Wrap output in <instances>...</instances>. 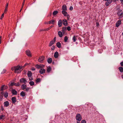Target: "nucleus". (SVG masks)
Returning <instances> with one entry per match:
<instances>
[{
    "instance_id": "de8ad7c7",
    "label": "nucleus",
    "mask_w": 123,
    "mask_h": 123,
    "mask_svg": "<svg viewBox=\"0 0 123 123\" xmlns=\"http://www.w3.org/2000/svg\"><path fill=\"white\" fill-rule=\"evenodd\" d=\"M51 49L52 50H53L55 49V47L54 46H53L51 47Z\"/></svg>"
},
{
    "instance_id": "1a4fd4ad",
    "label": "nucleus",
    "mask_w": 123,
    "mask_h": 123,
    "mask_svg": "<svg viewBox=\"0 0 123 123\" xmlns=\"http://www.w3.org/2000/svg\"><path fill=\"white\" fill-rule=\"evenodd\" d=\"M45 70L43 68H42L39 70V73L41 74H42L45 73Z\"/></svg>"
},
{
    "instance_id": "20e7f679",
    "label": "nucleus",
    "mask_w": 123,
    "mask_h": 123,
    "mask_svg": "<svg viewBox=\"0 0 123 123\" xmlns=\"http://www.w3.org/2000/svg\"><path fill=\"white\" fill-rule=\"evenodd\" d=\"M76 119L77 120L80 121L81 120V117L80 114H78L76 116Z\"/></svg>"
},
{
    "instance_id": "c756f323",
    "label": "nucleus",
    "mask_w": 123,
    "mask_h": 123,
    "mask_svg": "<svg viewBox=\"0 0 123 123\" xmlns=\"http://www.w3.org/2000/svg\"><path fill=\"white\" fill-rule=\"evenodd\" d=\"M57 46L59 48H60L61 47V44L59 42H58L56 44Z\"/></svg>"
},
{
    "instance_id": "7ed1b4c3",
    "label": "nucleus",
    "mask_w": 123,
    "mask_h": 123,
    "mask_svg": "<svg viewBox=\"0 0 123 123\" xmlns=\"http://www.w3.org/2000/svg\"><path fill=\"white\" fill-rule=\"evenodd\" d=\"M62 12L65 16L67 17L68 19L69 18L70 16L67 12H66V11H62Z\"/></svg>"
},
{
    "instance_id": "49530a36",
    "label": "nucleus",
    "mask_w": 123,
    "mask_h": 123,
    "mask_svg": "<svg viewBox=\"0 0 123 123\" xmlns=\"http://www.w3.org/2000/svg\"><path fill=\"white\" fill-rule=\"evenodd\" d=\"M4 16V13H3L1 15V17H0V19H1L3 18Z\"/></svg>"
},
{
    "instance_id": "aec40b11",
    "label": "nucleus",
    "mask_w": 123,
    "mask_h": 123,
    "mask_svg": "<svg viewBox=\"0 0 123 123\" xmlns=\"http://www.w3.org/2000/svg\"><path fill=\"white\" fill-rule=\"evenodd\" d=\"M27 87V86L25 84H22L21 86V88L23 90H25Z\"/></svg>"
},
{
    "instance_id": "680f3d73",
    "label": "nucleus",
    "mask_w": 123,
    "mask_h": 123,
    "mask_svg": "<svg viewBox=\"0 0 123 123\" xmlns=\"http://www.w3.org/2000/svg\"><path fill=\"white\" fill-rule=\"evenodd\" d=\"M25 0H23V3H22V4H23V5H24V3H25Z\"/></svg>"
},
{
    "instance_id": "052dcab7",
    "label": "nucleus",
    "mask_w": 123,
    "mask_h": 123,
    "mask_svg": "<svg viewBox=\"0 0 123 123\" xmlns=\"http://www.w3.org/2000/svg\"><path fill=\"white\" fill-rule=\"evenodd\" d=\"M118 77L119 78H120V74L119 73H118Z\"/></svg>"
},
{
    "instance_id": "2eb2a0df",
    "label": "nucleus",
    "mask_w": 123,
    "mask_h": 123,
    "mask_svg": "<svg viewBox=\"0 0 123 123\" xmlns=\"http://www.w3.org/2000/svg\"><path fill=\"white\" fill-rule=\"evenodd\" d=\"M8 3H7L6 4L5 6V8L4 10V13H5L7 12L8 10Z\"/></svg>"
},
{
    "instance_id": "9b49d317",
    "label": "nucleus",
    "mask_w": 123,
    "mask_h": 123,
    "mask_svg": "<svg viewBox=\"0 0 123 123\" xmlns=\"http://www.w3.org/2000/svg\"><path fill=\"white\" fill-rule=\"evenodd\" d=\"M4 106L7 107L9 105V103L8 101H6L4 102Z\"/></svg>"
},
{
    "instance_id": "e2e57ef3",
    "label": "nucleus",
    "mask_w": 123,
    "mask_h": 123,
    "mask_svg": "<svg viewBox=\"0 0 123 123\" xmlns=\"http://www.w3.org/2000/svg\"><path fill=\"white\" fill-rule=\"evenodd\" d=\"M3 92H0V94H3Z\"/></svg>"
},
{
    "instance_id": "338daca9",
    "label": "nucleus",
    "mask_w": 123,
    "mask_h": 123,
    "mask_svg": "<svg viewBox=\"0 0 123 123\" xmlns=\"http://www.w3.org/2000/svg\"><path fill=\"white\" fill-rule=\"evenodd\" d=\"M99 25V24L98 23H97L96 24V25H97V26H98Z\"/></svg>"
},
{
    "instance_id": "f8f14e48",
    "label": "nucleus",
    "mask_w": 123,
    "mask_h": 123,
    "mask_svg": "<svg viewBox=\"0 0 123 123\" xmlns=\"http://www.w3.org/2000/svg\"><path fill=\"white\" fill-rule=\"evenodd\" d=\"M11 100L12 103L14 104L16 102V98L15 97H12L11 99Z\"/></svg>"
},
{
    "instance_id": "6e6d98bb",
    "label": "nucleus",
    "mask_w": 123,
    "mask_h": 123,
    "mask_svg": "<svg viewBox=\"0 0 123 123\" xmlns=\"http://www.w3.org/2000/svg\"><path fill=\"white\" fill-rule=\"evenodd\" d=\"M1 110L2 111H3L4 110V109L3 106H1Z\"/></svg>"
},
{
    "instance_id": "37998d69",
    "label": "nucleus",
    "mask_w": 123,
    "mask_h": 123,
    "mask_svg": "<svg viewBox=\"0 0 123 123\" xmlns=\"http://www.w3.org/2000/svg\"><path fill=\"white\" fill-rule=\"evenodd\" d=\"M29 88H28V87L26 88L25 89V91L27 92H28L29 90Z\"/></svg>"
},
{
    "instance_id": "7c9ffc66",
    "label": "nucleus",
    "mask_w": 123,
    "mask_h": 123,
    "mask_svg": "<svg viewBox=\"0 0 123 123\" xmlns=\"http://www.w3.org/2000/svg\"><path fill=\"white\" fill-rule=\"evenodd\" d=\"M66 30L67 28L66 27H63L62 28V31L63 33H64L65 32V31Z\"/></svg>"
},
{
    "instance_id": "0e129e2a",
    "label": "nucleus",
    "mask_w": 123,
    "mask_h": 123,
    "mask_svg": "<svg viewBox=\"0 0 123 123\" xmlns=\"http://www.w3.org/2000/svg\"><path fill=\"white\" fill-rule=\"evenodd\" d=\"M99 51H101V52H100V53H101V52H102V50H101V49H100V50H99Z\"/></svg>"
},
{
    "instance_id": "bf43d9fd",
    "label": "nucleus",
    "mask_w": 123,
    "mask_h": 123,
    "mask_svg": "<svg viewBox=\"0 0 123 123\" xmlns=\"http://www.w3.org/2000/svg\"><path fill=\"white\" fill-rule=\"evenodd\" d=\"M31 69L33 70H35V68H32Z\"/></svg>"
},
{
    "instance_id": "4d7b16f0",
    "label": "nucleus",
    "mask_w": 123,
    "mask_h": 123,
    "mask_svg": "<svg viewBox=\"0 0 123 123\" xmlns=\"http://www.w3.org/2000/svg\"><path fill=\"white\" fill-rule=\"evenodd\" d=\"M56 37H54V39H53V41H54L55 42L56 41Z\"/></svg>"
},
{
    "instance_id": "9d476101",
    "label": "nucleus",
    "mask_w": 123,
    "mask_h": 123,
    "mask_svg": "<svg viewBox=\"0 0 123 123\" xmlns=\"http://www.w3.org/2000/svg\"><path fill=\"white\" fill-rule=\"evenodd\" d=\"M121 20L118 21L116 24V26L117 27H118L121 24Z\"/></svg>"
},
{
    "instance_id": "3c124183",
    "label": "nucleus",
    "mask_w": 123,
    "mask_h": 123,
    "mask_svg": "<svg viewBox=\"0 0 123 123\" xmlns=\"http://www.w3.org/2000/svg\"><path fill=\"white\" fill-rule=\"evenodd\" d=\"M4 90L8 88V87L7 86L5 85V86L4 87Z\"/></svg>"
},
{
    "instance_id": "72a5a7b5",
    "label": "nucleus",
    "mask_w": 123,
    "mask_h": 123,
    "mask_svg": "<svg viewBox=\"0 0 123 123\" xmlns=\"http://www.w3.org/2000/svg\"><path fill=\"white\" fill-rule=\"evenodd\" d=\"M58 13V11H55L53 12V15H55L57 14Z\"/></svg>"
},
{
    "instance_id": "13d9d810",
    "label": "nucleus",
    "mask_w": 123,
    "mask_h": 123,
    "mask_svg": "<svg viewBox=\"0 0 123 123\" xmlns=\"http://www.w3.org/2000/svg\"><path fill=\"white\" fill-rule=\"evenodd\" d=\"M54 27V26H53V25H51V26H50V27H49V28H50V29H51L52 27Z\"/></svg>"
},
{
    "instance_id": "2f4dec72",
    "label": "nucleus",
    "mask_w": 123,
    "mask_h": 123,
    "mask_svg": "<svg viewBox=\"0 0 123 123\" xmlns=\"http://www.w3.org/2000/svg\"><path fill=\"white\" fill-rule=\"evenodd\" d=\"M29 83L31 86H33L34 85V83L33 81H30Z\"/></svg>"
},
{
    "instance_id": "f03ea898",
    "label": "nucleus",
    "mask_w": 123,
    "mask_h": 123,
    "mask_svg": "<svg viewBox=\"0 0 123 123\" xmlns=\"http://www.w3.org/2000/svg\"><path fill=\"white\" fill-rule=\"evenodd\" d=\"M20 85L19 82H18L17 83H16L14 82H11L10 84H9V86H12L13 85H15L17 86H19Z\"/></svg>"
},
{
    "instance_id": "412c9836",
    "label": "nucleus",
    "mask_w": 123,
    "mask_h": 123,
    "mask_svg": "<svg viewBox=\"0 0 123 123\" xmlns=\"http://www.w3.org/2000/svg\"><path fill=\"white\" fill-rule=\"evenodd\" d=\"M58 55L59 54L58 52H56L54 54V56L55 58H57L58 57Z\"/></svg>"
},
{
    "instance_id": "4468645a",
    "label": "nucleus",
    "mask_w": 123,
    "mask_h": 123,
    "mask_svg": "<svg viewBox=\"0 0 123 123\" xmlns=\"http://www.w3.org/2000/svg\"><path fill=\"white\" fill-rule=\"evenodd\" d=\"M26 54L28 56L31 57V54L29 50H27L26 51Z\"/></svg>"
},
{
    "instance_id": "a18cd8bd",
    "label": "nucleus",
    "mask_w": 123,
    "mask_h": 123,
    "mask_svg": "<svg viewBox=\"0 0 123 123\" xmlns=\"http://www.w3.org/2000/svg\"><path fill=\"white\" fill-rule=\"evenodd\" d=\"M29 79L30 80H33V78L31 77H31H28Z\"/></svg>"
},
{
    "instance_id": "cd10ccee",
    "label": "nucleus",
    "mask_w": 123,
    "mask_h": 123,
    "mask_svg": "<svg viewBox=\"0 0 123 123\" xmlns=\"http://www.w3.org/2000/svg\"><path fill=\"white\" fill-rule=\"evenodd\" d=\"M20 95L22 97H24L25 95V93L24 91L20 93Z\"/></svg>"
},
{
    "instance_id": "bb28decb",
    "label": "nucleus",
    "mask_w": 123,
    "mask_h": 123,
    "mask_svg": "<svg viewBox=\"0 0 123 123\" xmlns=\"http://www.w3.org/2000/svg\"><path fill=\"white\" fill-rule=\"evenodd\" d=\"M118 69L120 71L121 73L123 72V68L121 67H120L118 68Z\"/></svg>"
},
{
    "instance_id": "ea45409f",
    "label": "nucleus",
    "mask_w": 123,
    "mask_h": 123,
    "mask_svg": "<svg viewBox=\"0 0 123 123\" xmlns=\"http://www.w3.org/2000/svg\"><path fill=\"white\" fill-rule=\"evenodd\" d=\"M3 97V94H0V101H1L2 100Z\"/></svg>"
},
{
    "instance_id": "0eeeda50",
    "label": "nucleus",
    "mask_w": 123,
    "mask_h": 123,
    "mask_svg": "<svg viewBox=\"0 0 123 123\" xmlns=\"http://www.w3.org/2000/svg\"><path fill=\"white\" fill-rule=\"evenodd\" d=\"M105 1H106L105 3V5L108 6L112 2V0H104Z\"/></svg>"
},
{
    "instance_id": "b1692460",
    "label": "nucleus",
    "mask_w": 123,
    "mask_h": 123,
    "mask_svg": "<svg viewBox=\"0 0 123 123\" xmlns=\"http://www.w3.org/2000/svg\"><path fill=\"white\" fill-rule=\"evenodd\" d=\"M28 76V77H31L32 76V73L30 71H28L27 74Z\"/></svg>"
},
{
    "instance_id": "c85d7f7f",
    "label": "nucleus",
    "mask_w": 123,
    "mask_h": 123,
    "mask_svg": "<svg viewBox=\"0 0 123 123\" xmlns=\"http://www.w3.org/2000/svg\"><path fill=\"white\" fill-rule=\"evenodd\" d=\"M58 35L60 37H61L62 36V32L60 31H59L58 32Z\"/></svg>"
},
{
    "instance_id": "f704fd0d",
    "label": "nucleus",
    "mask_w": 123,
    "mask_h": 123,
    "mask_svg": "<svg viewBox=\"0 0 123 123\" xmlns=\"http://www.w3.org/2000/svg\"><path fill=\"white\" fill-rule=\"evenodd\" d=\"M41 79L39 78H37L36 80V83L40 82L41 81Z\"/></svg>"
},
{
    "instance_id": "c03bdc74",
    "label": "nucleus",
    "mask_w": 123,
    "mask_h": 123,
    "mask_svg": "<svg viewBox=\"0 0 123 123\" xmlns=\"http://www.w3.org/2000/svg\"><path fill=\"white\" fill-rule=\"evenodd\" d=\"M86 123V121L85 120H82L81 121V123Z\"/></svg>"
},
{
    "instance_id": "c9c22d12",
    "label": "nucleus",
    "mask_w": 123,
    "mask_h": 123,
    "mask_svg": "<svg viewBox=\"0 0 123 123\" xmlns=\"http://www.w3.org/2000/svg\"><path fill=\"white\" fill-rule=\"evenodd\" d=\"M76 37L75 36H74L73 38V40L74 42H75L76 41Z\"/></svg>"
},
{
    "instance_id": "473e14b6",
    "label": "nucleus",
    "mask_w": 123,
    "mask_h": 123,
    "mask_svg": "<svg viewBox=\"0 0 123 123\" xmlns=\"http://www.w3.org/2000/svg\"><path fill=\"white\" fill-rule=\"evenodd\" d=\"M68 40V37L67 36H66L64 38V42L66 43L67 42Z\"/></svg>"
},
{
    "instance_id": "f3484780",
    "label": "nucleus",
    "mask_w": 123,
    "mask_h": 123,
    "mask_svg": "<svg viewBox=\"0 0 123 123\" xmlns=\"http://www.w3.org/2000/svg\"><path fill=\"white\" fill-rule=\"evenodd\" d=\"M62 11H66L67 10V6L66 5H64L62 7Z\"/></svg>"
},
{
    "instance_id": "a19ab883",
    "label": "nucleus",
    "mask_w": 123,
    "mask_h": 123,
    "mask_svg": "<svg viewBox=\"0 0 123 123\" xmlns=\"http://www.w3.org/2000/svg\"><path fill=\"white\" fill-rule=\"evenodd\" d=\"M5 86V85H3L1 87V91H3L4 90V87Z\"/></svg>"
},
{
    "instance_id": "a211bd4d",
    "label": "nucleus",
    "mask_w": 123,
    "mask_h": 123,
    "mask_svg": "<svg viewBox=\"0 0 123 123\" xmlns=\"http://www.w3.org/2000/svg\"><path fill=\"white\" fill-rule=\"evenodd\" d=\"M63 24L65 26H66L68 24L67 21L66 19H64L63 20Z\"/></svg>"
},
{
    "instance_id": "393cba45",
    "label": "nucleus",
    "mask_w": 123,
    "mask_h": 123,
    "mask_svg": "<svg viewBox=\"0 0 123 123\" xmlns=\"http://www.w3.org/2000/svg\"><path fill=\"white\" fill-rule=\"evenodd\" d=\"M47 62L49 63H51L52 62V59L51 58H48Z\"/></svg>"
},
{
    "instance_id": "423d86ee",
    "label": "nucleus",
    "mask_w": 123,
    "mask_h": 123,
    "mask_svg": "<svg viewBox=\"0 0 123 123\" xmlns=\"http://www.w3.org/2000/svg\"><path fill=\"white\" fill-rule=\"evenodd\" d=\"M20 82L21 83H24V84H25L27 83V81L25 79L22 78L20 79Z\"/></svg>"
},
{
    "instance_id": "4c0bfd02",
    "label": "nucleus",
    "mask_w": 123,
    "mask_h": 123,
    "mask_svg": "<svg viewBox=\"0 0 123 123\" xmlns=\"http://www.w3.org/2000/svg\"><path fill=\"white\" fill-rule=\"evenodd\" d=\"M6 72V69H4L1 72V74H3L5 73Z\"/></svg>"
},
{
    "instance_id": "a878e982",
    "label": "nucleus",
    "mask_w": 123,
    "mask_h": 123,
    "mask_svg": "<svg viewBox=\"0 0 123 123\" xmlns=\"http://www.w3.org/2000/svg\"><path fill=\"white\" fill-rule=\"evenodd\" d=\"M51 68L50 67H48L47 69V72L49 73L51 71Z\"/></svg>"
},
{
    "instance_id": "58836bf2",
    "label": "nucleus",
    "mask_w": 123,
    "mask_h": 123,
    "mask_svg": "<svg viewBox=\"0 0 123 123\" xmlns=\"http://www.w3.org/2000/svg\"><path fill=\"white\" fill-rule=\"evenodd\" d=\"M5 117V116L4 115H2L0 116V118L1 119H4V118Z\"/></svg>"
},
{
    "instance_id": "5701e85b",
    "label": "nucleus",
    "mask_w": 123,
    "mask_h": 123,
    "mask_svg": "<svg viewBox=\"0 0 123 123\" xmlns=\"http://www.w3.org/2000/svg\"><path fill=\"white\" fill-rule=\"evenodd\" d=\"M55 43V42L53 41V40H52L49 43V47L51 46Z\"/></svg>"
},
{
    "instance_id": "dca6fc26",
    "label": "nucleus",
    "mask_w": 123,
    "mask_h": 123,
    "mask_svg": "<svg viewBox=\"0 0 123 123\" xmlns=\"http://www.w3.org/2000/svg\"><path fill=\"white\" fill-rule=\"evenodd\" d=\"M62 21L61 20H59L58 22V25L59 27H61L62 25Z\"/></svg>"
},
{
    "instance_id": "5fc2aeb1",
    "label": "nucleus",
    "mask_w": 123,
    "mask_h": 123,
    "mask_svg": "<svg viewBox=\"0 0 123 123\" xmlns=\"http://www.w3.org/2000/svg\"><path fill=\"white\" fill-rule=\"evenodd\" d=\"M40 31H45V29H40Z\"/></svg>"
},
{
    "instance_id": "864d4df0",
    "label": "nucleus",
    "mask_w": 123,
    "mask_h": 123,
    "mask_svg": "<svg viewBox=\"0 0 123 123\" xmlns=\"http://www.w3.org/2000/svg\"><path fill=\"white\" fill-rule=\"evenodd\" d=\"M15 67H12V68H11V70L13 71L14 70H15Z\"/></svg>"
},
{
    "instance_id": "79ce46f5",
    "label": "nucleus",
    "mask_w": 123,
    "mask_h": 123,
    "mask_svg": "<svg viewBox=\"0 0 123 123\" xmlns=\"http://www.w3.org/2000/svg\"><path fill=\"white\" fill-rule=\"evenodd\" d=\"M67 29L68 31H70L71 30V27L69 26L67 27Z\"/></svg>"
},
{
    "instance_id": "69168bd1",
    "label": "nucleus",
    "mask_w": 123,
    "mask_h": 123,
    "mask_svg": "<svg viewBox=\"0 0 123 123\" xmlns=\"http://www.w3.org/2000/svg\"><path fill=\"white\" fill-rule=\"evenodd\" d=\"M2 37L1 36L0 37V41H1Z\"/></svg>"
},
{
    "instance_id": "e433bc0d",
    "label": "nucleus",
    "mask_w": 123,
    "mask_h": 123,
    "mask_svg": "<svg viewBox=\"0 0 123 123\" xmlns=\"http://www.w3.org/2000/svg\"><path fill=\"white\" fill-rule=\"evenodd\" d=\"M4 96L6 98L8 96V93L7 92H5L4 93Z\"/></svg>"
},
{
    "instance_id": "603ef678",
    "label": "nucleus",
    "mask_w": 123,
    "mask_h": 123,
    "mask_svg": "<svg viewBox=\"0 0 123 123\" xmlns=\"http://www.w3.org/2000/svg\"><path fill=\"white\" fill-rule=\"evenodd\" d=\"M122 67H123V62H121L120 63Z\"/></svg>"
},
{
    "instance_id": "6e6552de",
    "label": "nucleus",
    "mask_w": 123,
    "mask_h": 123,
    "mask_svg": "<svg viewBox=\"0 0 123 123\" xmlns=\"http://www.w3.org/2000/svg\"><path fill=\"white\" fill-rule=\"evenodd\" d=\"M44 66V65L41 64H37L35 65V67L38 69H41L42 68H43Z\"/></svg>"
},
{
    "instance_id": "4be33fe9",
    "label": "nucleus",
    "mask_w": 123,
    "mask_h": 123,
    "mask_svg": "<svg viewBox=\"0 0 123 123\" xmlns=\"http://www.w3.org/2000/svg\"><path fill=\"white\" fill-rule=\"evenodd\" d=\"M118 15L119 16H123V12H122L121 11H118L117 13Z\"/></svg>"
},
{
    "instance_id": "6ab92c4d",
    "label": "nucleus",
    "mask_w": 123,
    "mask_h": 123,
    "mask_svg": "<svg viewBox=\"0 0 123 123\" xmlns=\"http://www.w3.org/2000/svg\"><path fill=\"white\" fill-rule=\"evenodd\" d=\"M12 93L13 94L15 95L17 94V92L15 89H13L12 91Z\"/></svg>"
},
{
    "instance_id": "f257e3e1",
    "label": "nucleus",
    "mask_w": 123,
    "mask_h": 123,
    "mask_svg": "<svg viewBox=\"0 0 123 123\" xmlns=\"http://www.w3.org/2000/svg\"><path fill=\"white\" fill-rule=\"evenodd\" d=\"M14 72L15 73H20L22 70V67L17 66L15 67Z\"/></svg>"
},
{
    "instance_id": "09e8293b",
    "label": "nucleus",
    "mask_w": 123,
    "mask_h": 123,
    "mask_svg": "<svg viewBox=\"0 0 123 123\" xmlns=\"http://www.w3.org/2000/svg\"><path fill=\"white\" fill-rule=\"evenodd\" d=\"M73 7L72 6H71L69 8V9L70 10H73Z\"/></svg>"
},
{
    "instance_id": "39448f33",
    "label": "nucleus",
    "mask_w": 123,
    "mask_h": 123,
    "mask_svg": "<svg viewBox=\"0 0 123 123\" xmlns=\"http://www.w3.org/2000/svg\"><path fill=\"white\" fill-rule=\"evenodd\" d=\"M44 59V57L43 56H40L39 57L38 61L41 63H43V62Z\"/></svg>"
},
{
    "instance_id": "ddd939ff",
    "label": "nucleus",
    "mask_w": 123,
    "mask_h": 123,
    "mask_svg": "<svg viewBox=\"0 0 123 123\" xmlns=\"http://www.w3.org/2000/svg\"><path fill=\"white\" fill-rule=\"evenodd\" d=\"M55 22V20L54 19L51 20L48 22L49 24H51L53 25H54V23Z\"/></svg>"
},
{
    "instance_id": "8fccbe9b",
    "label": "nucleus",
    "mask_w": 123,
    "mask_h": 123,
    "mask_svg": "<svg viewBox=\"0 0 123 123\" xmlns=\"http://www.w3.org/2000/svg\"><path fill=\"white\" fill-rule=\"evenodd\" d=\"M50 29V28H49V27H48V28L47 29H45V31H48Z\"/></svg>"
},
{
    "instance_id": "774afa93",
    "label": "nucleus",
    "mask_w": 123,
    "mask_h": 123,
    "mask_svg": "<svg viewBox=\"0 0 123 123\" xmlns=\"http://www.w3.org/2000/svg\"><path fill=\"white\" fill-rule=\"evenodd\" d=\"M122 78L123 79V74L121 76Z\"/></svg>"
}]
</instances>
